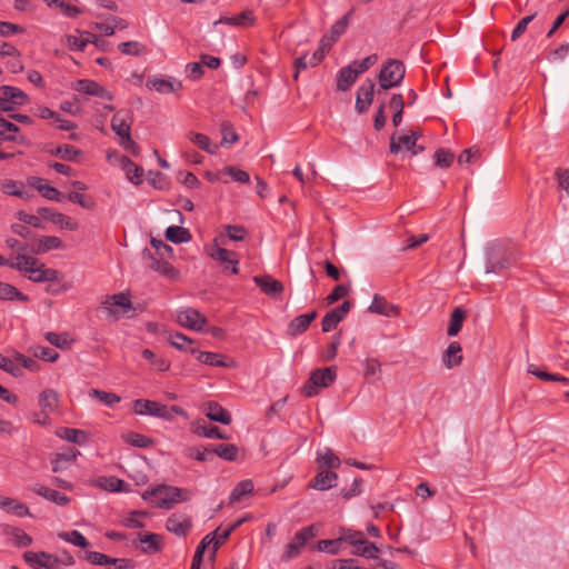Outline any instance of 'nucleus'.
I'll list each match as a JSON object with an SVG mask.
<instances>
[{
  "instance_id": "1",
  "label": "nucleus",
  "mask_w": 569,
  "mask_h": 569,
  "mask_svg": "<svg viewBox=\"0 0 569 569\" xmlns=\"http://www.w3.org/2000/svg\"><path fill=\"white\" fill-rule=\"evenodd\" d=\"M11 269L23 272L32 282H56L60 280V272L47 268L43 262L32 256L17 254V262L11 263Z\"/></svg>"
},
{
  "instance_id": "2",
  "label": "nucleus",
  "mask_w": 569,
  "mask_h": 569,
  "mask_svg": "<svg viewBox=\"0 0 569 569\" xmlns=\"http://www.w3.org/2000/svg\"><path fill=\"white\" fill-rule=\"evenodd\" d=\"M133 411L140 416H152L168 421L173 420L174 416L187 417L186 410L179 406L167 407L166 405L148 399L134 400Z\"/></svg>"
},
{
  "instance_id": "3",
  "label": "nucleus",
  "mask_w": 569,
  "mask_h": 569,
  "mask_svg": "<svg viewBox=\"0 0 569 569\" xmlns=\"http://www.w3.org/2000/svg\"><path fill=\"white\" fill-rule=\"evenodd\" d=\"M405 74L406 67L401 60H387L382 64L378 76L379 89L377 90V93L380 94L381 91H387L391 88L399 87L402 83Z\"/></svg>"
},
{
  "instance_id": "4",
  "label": "nucleus",
  "mask_w": 569,
  "mask_h": 569,
  "mask_svg": "<svg viewBox=\"0 0 569 569\" xmlns=\"http://www.w3.org/2000/svg\"><path fill=\"white\" fill-rule=\"evenodd\" d=\"M337 378L336 367H326L311 372L302 387L306 397H315L321 388H328Z\"/></svg>"
},
{
  "instance_id": "5",
  "label": "nucleus",
  "mask_w": 569,
  "mask_h": 569,
  "mask_svg": "<svg viewBox=\"0 0 569 569\" xmlns=\"http://www.w3.org/2000/svg\"><path fill=\"white\" fill-rule=\"evenodd\" d=\"M101 305L113 320H119L120 317L128 315L129 311H136L129 299V293L126 292L107 296Z\"/></svg>"
},
{
  "instance_id": "6",
  "label": "nucleus",
  "mask_w": 569,
  "mask_h": 569,
  "mask_svg": "<svg viewBox=\"0 0 569 569\" xmlns=\"http://www.w3.org/2000/svg\"><path fill=\"white\" fill-rule=\"evenodd\" d=\"M152 495L159 497L157 506L162 509H171L179 501H187L190 498L188 490L177 487H158Z\"/></svg>"
},
{
  "instance_id": "7",
  "label": "nucleus",
  "mask_w": 569,
  "mask_h": 569,
  "mask_svg": "<svg viewBox=\"0 0 569 569\" xmlns=\"http://www.w3.org/2000/svg\"><path fill=\"white\" fill-rule=\"evenodd\" d=\"M317 536V527L315 525L308 526L296 532L291 542L288 543L287 550L282 556L283 560H289L297 557L305 545Z\"/></svg>"
},
{
  "instance_id": "8",
  "label": "nucleus",
  "mask_w": 569,
  "mask_h": 569,
  "mask_svg": "<svg viewBox=\"0 0 569 569\" xmlns=\"http://www.w3.org/2000/svg\"><path fill=\"white\" fill-rule=\"evenodd\" d=\"M486 272L495 273L505 270L509 267L508 258L502 253V248L498 243H491L486 249Z\"/></svg>"
},
{
  "instance_id": "9",
  "label": "nucleus",
  "mask_w": 569,
  "mask_h": 569,
  "mask_svg": "<svg viewBox=\"0 0 569 569\" xmlns=\"http://www.w3.org/2000/svg\"><path fill=\"white\" fill-rule=\"evenodd\" d=\"M0 110L11 111L14 106H22L28 102V96L19 88L2 86L0 88Z\"/></svg>"
},
{
  "instance_id": "10",
  "label": "nucleus",
  "mask_w": 569,
  "mask_h": 569,
  "mask_svg": "<svg viewBox=\"0 0 569 569\" xmlns=\"http://www.w3.org/2000/svg\"><path fill=\"white\" fill-rule=\"evenodd\" d=\"M177 322L188 329L202 331L207 319L197 309L186 308L179 310L176 316Z\"/></svg>"
},
{
  "instance_id": "11",
  "label": "nucleus",
  "mask_w": 569,
  "mask_h": 569,
  "mask_svg": "<svg viewBox=\"0 0 569 569\" xmlns=\"http://www.w3.org/2000/svg\"><path fill=\"white\" fill-rule=\"evenodd\" d=\"M351 302L349 300L343 301L339 307L329 310L321 320V329L323 332H330L337 328L351 309Z\"/></svg>"
},
{
  "instance_id": "12",
  "label": "nucleus",
  "mask_w": 569,
  "mask_h": 569,
  "mask_svg": "<svg viewBox=\"0 0 569 569\" xmlns=\"http://www.w3.org/2000/svg\"><path fill=\"white\" fill-rule=\"evenodd\" d=\"M133 113L130 109H121L111 119V129L119 138L131 134Z\"/></svg>"
},
{
  "instance_id": "13",
  "label": "nucleus",
  "mask_w": 569,
  "mask_h": 569,
  "mask_svg": "<svg viewBox=\"0 0 569 569\" xmlns=\"http://www.w3.org/2000/svg\"><path fill=\"white\" fill-rule=\"evenodd\" d=\"M86 560H88L92 565L97 566H107L114 565L117 569H126L133 567V560L127 558H111L104 553L98 551H87L84 556Z\"/></svg>"
},
{
  "instance_id": "14",
  "label": "nucleus",
  "mask_w": 569,
  "mask_h": 569,
  "mask_svg": "<svg viewBox=\"0 0 569 569\" xmlns=\"http://www.w3.org/2000/svg\"><path fill=\"white\" fill-rule=\"evenodd\" d=\"M375 82L367 79L357 91L356 110L358 113H365L372 103L375 96Z\"/></svg>"
},
{
  "instance_id": "15",
  "label": "nucleus",
  "mask_w": 569,
  "mask_h": 569,
  "mask_svg": "<svg viewBox=\"0 0 569 569\" xmlns=\"http://www.w3.org/2000/svg\"><path fill=\"white\" fill-rule=\"evenodd\" d=\"M74 89L86 94L100 97L106 100L113 99V96L110 91L93 80L80 79L77 81Z\"/></svg>"
},
{
  "instance_id": "16",
  "label": "nucleus",
  "mask_w": 569,
  "mask_h": 569,
  "mask_svg": "<svg viewBox=\"0 0 569 569\" xmlns=\"http://www.w3.org/2000/svg\"><path fill=\"white\" fill-rule=\"evenodd\" d=\"M23 559L30 566L43 567L46 569H57V567L59 566V560L56 557L43 551H26L23 553Z\"/></svg>"
},
{
  "instance_id": "17",
  "label": "nucleus",
  "mask_w": 569,
  "mask_h": 569,
  "mask_svg": "<svg viewBox=\"0 0 569 569\" xmlns=\"http://www.w3.org/2000/svg\"><path fill=\"white\" fill-rule=\"evenodd\" d=\"M211 258L223 266L224 269L231 268V272L237 274L239 272V261L234 251L217 247L210 253Z\"/></svg>"
},
{
  "instance_id": "18",
  "label": "nucleus",
  "mask_w": 569,
  "mask_h": 569,
  "mask_svg": "<svg viewBox=\"0 0 569 569\" xmlns=\"http://www.w3.org/2000/svg\"><path fill=\"white\" fill-rule=\"evenodd\" d=\"M191 527V519L183 513H172L166 522L167 530L177 536H186Z\"/></svg>"
},
{
  "instance_id": "19",
  "label": "nucleus",
  "mask_w": 569,
  "mask_h": 569,
  "mask_svg": "<svg viewBox=\"0 0 569 569\" xmlns=\"http://www.w3.org/2000/svg\"><path fill=\"white\" fill-rule=\"evenodd\" d=\"M371 313L381 315L385 317H397L400 313L398 306L390 303L382 296L375 295L371 305L368 308Z\"/></svg>"
},
{
  "instance_id": "20",
  "label": "nucleus",
  "mask_w": 569,
  "mask_h": 569,
  "mask_svg": "<svg viewBox=\"0 0 569 569\" xmlns=\"http://www.w3.org/2000/svg\"><path fill=\"white\" fill-rule=\"evenodd\" d=\"M137 538L142 545L141 552L152 555L159 552L163 548L162 537L152 532H138Z\"/></svg>"
},
{
  "instance_id": "21",
  "label": "nucleus",
  "mask_w": 569,
  "mask_h": 569,
  "mask_svg": "<svg viewBox=\"0 0 569 569\" xmlns=\"http://www.w3.org/2000/svg\"><path fill=\"white\" fill-rule=\"evenodd\" d=\"M253 281L263 293L270 297H277L281 295L284 290L282 282L273 279L269 274L254 276Z\"/></svg>"
},
{
  "instance_id": "22",
  "label": "nucleus",
  "mask_w": 569,
  "mask_h": 569,
  "mask_svg": "<svg viewBox=\"0 0 569 569\" xmlns=\"http://www.w3.org/2000/svg\"><path fill=\"white\" fill-rule=\"evenodd\" d=\"M418 138L419 134L416 131H411L410 134L402 136L393 133L390 138V152L397 154L400 152L401 147H405L408 151L413 150L417 147Z\"/></svg>"
},
{
  "instance_id": "23",
  "label": "nucleus",
  "mask_w": 569,
  "mask_h": 569,
  "mask_svg": "<svg viewBox=\"0 0 569 569\" xmlns=\"http://www.w3.org/2000/svg\"><path fill=\"white\" fill-rule=\"evenodd\" d=\"M317 318V311L312 310L308 313L300 315L293 318L288 325L287 332L291 337H297L303 333L309 328L310 323Z\"/></svg>"
},
{
  "instance_id": "24",
  "label": "nucleus",
  "mask_w": 569,
  "mask_h": 569,
  "mask_svg": "<svg viewBox=\"0 0 569 569\" xmlns=\"http://www.w3.org/2000/svg\"><path fill=\"white\" fill-rule=\"evenodd\" d=\"M38 213L43 219L49 220V221L53 222L54 224H60L68 230H76L78 228L77 222L72 218H70L63 213L53 211L50 208H39Z\"/></svg>"
},
{
  "instance_id": "25",
  "label": "nucleus",
  "mask_w": 569,
  "mask_h": 569,
  "mask_svg": "<svg viewBox=\"0 0 569 569\" xmlns=\"http://www.w3.org/2000/svg\"><path fill=\"white\" fill-rule=\"evenodd\" d=\"M80 451L74 448H69L66 451L57 452L51 459L52 471L60 472L66 470L71 463L77 460Z\"/></svg>"
},
{
  "instance_id": "26",
  "label": "nucleus",
  "mask_w": 569,
  "mask_h": 569,
  "mask_svg": "<svg viewBox=\"0 0 569 569\" xmlns=\"http://www.w3.org/2000/svg\"><path fill=\"white\" fill-rule=\"evenodd\" d=\"M143 257H148L150 259L149 267L159 272L160 274L169 278V279H176L179 274V272L174 269V267L169 263L168 261H164L162 258L157 259L152 256L150 250L144 249L143 250Z\"/></svg>"
},
{
  "instance_id": "27",
  "label": "nucleus",
  "mask_w": 569,
  "mask_h": 569,
  "mask_svg": "<svg viewBox=\"0 0 569 569\" xmlns=\"http://www.w3.org/2000/svg\"><path fill=\"white\" fill-rule=\"evenodd\" d=\"M338 475L330 470L319 469L316 477L309 483V487L323 491L336 486Z\"/></svg>"
},
{
  "instance_id": "28",
  "label": "nucleus",
  "mask_w": 569,
  "mask_h": 569,
  "mask_svg": "<svg viewBox=\"0 0 569 569\" xmlns=\"http://www.w3.org/2000/svg\"><path fill=\"white\" fill-rule=\"evenodd\" d=\"M62 247L63 242L60 238L54 236H42L30 248V251L34 254H43L50 250L61 249Z\"/></svg>"
},
{
  "instance_id": "29",
  "label": "nucleus",
  "mask_w": 569,
  "mask_h": 569,
  "mask_svg": "<svg viewBox=\"0 0 569 569\" xmlns=\"http://www.w3.org/2000/svg\"><path fill=\"white\" fill-rule=\"evenodd\" d=\"M352 13L353 11L350 10L345 16H342L338 21H336L330 29V33L322 38V43L328 41V47H331V44L335 43L340 38V36L343 34L345 31L347 30Z\"/></svg>"
},
{
  "instance_id": "30",
  "label": "nucleus",
  "mask_w": 569,
  "mask_h": 569,
  "mask_svg": "<svg viewBox=\"0 0 569 569\" xmlns=\"http://www.w3.org/2000/svg\"><path fill=\"white\" fill-rule=\"evenodd\" d=\"M29 183L31 187L36 188L46 199L57 202L62 200V193L57 188L46 184L42 178L31 177L29 179Z\"/></svg>"
},
{
  "instance_id": "31",
  "label": "nucleus",
  "mask_w": 569,
  "mask_h": 569,
  "mask_svg": "<svg viewBox=\"0 0 569 569\" xmlns=\"http://www.w3.org/2000/svg\"><path fill=\"white\" fill-rule=\"evenodd\" d=\"M206 416L211 421L220 422L222 425H230L232 421L230 412L216 401H209L206 405Z\"/></svg>"
},
{
  "instance_id": "32",
  "label": "nucleus",
  "mask_w": 569,
  "mask_h": 569,
  "mask_svg": "<svg viewBox=\"0 0 569 569\" xmlns=\"http://www.w3.org/2000/svg\"><path fill=\"white\" fill-rule=\"evenodd\" d=\"M31 490L58 506H67L70 502V498L66 495L42 485H34L31 487Z\"/></svg>"
},
{
  "instance_id": "33",
  "label": "nucleus",
  "mask_w": 569,
  "mask_h": 569,
  "mask_svg": "<svg viewBox=\"0 0 569 569\" xmlns=\"http://www.w3.org/2000/svg\"><path fill=\"white\" fill-rule=\"evenodd\" d=\"M358 78V72L355 71L353 64H349L339 70L337 76V89L340 91H348Z\"/></svg>"
},
{
  "instance_id": "34",
  "label": "nucleus",
  "mask_w": 569,
  "mask_h": 569,
  "mask_svg": "<svg viewBox=\"0 0 569 569\" xmlns=\"http://www.w3.org/2000/svg\"><path fill=\"white\" fill-rule=\"evenodd\" d=\"M193 432L199 437H204L209 439H222L228 440L230 436L222 432L220 428L212 425H207L204 421L202 423L197 422L193 426Z\"/></svg>"
},
{
  "instance_id": "35",
  "label": "nucleus",
  "mask_w": 569,
  "mask_h": 569,
  "mask_svg": "<svg viewBox=\"0 0 569 569\" xmlns=\"http://www.w3.org/2000/svg\"><path fill=\"white\" fill-rule=\"evenodd\" d=\"M461 346L459 342H451L442 356V362L448 368L459 366L462 362Z\"/></svg>"
},
{
  "instance_id": "36",
  "label": "nucleus",
  "mask_w": 569,
  "mask_h": 569,
  "mask_svg": "<svg viewBox=\"0 0 569 569\" xmlns=\"http://www.w3.org/2000/svg\"><path fill=\"white\" fill-rule=\"evenodd\" d=\"M120 164L124 170L129 181H131L134 184H140L142 182L143 170L141 167L137 166L126 156H121Z\"/></svg>"
},
{
  "instance_id": "37",
  "label": "nucleus",
  "mask_w": 569,
  "mask_h": 569,
  "mask_svg": "<svg viewBox=\"0 0 569 569\" xmlns=\"http://www.w3.org/2000/svg\"><path fill=\"white\" fill-rule=\"evenodd\" d=\"M88 43L98 46V38L90 32L81 33L79 37L74 34L67 36V44L70 50L82 51Z\"/></svg>"
},
{
  "instance_id": "38",
  "label": "nucleus",
  "mask_w": 569,
  "mask_h": 569,
  "mask_svg": "<svg viewBox=\"0 0 569 569\" xmlns=\"http://www.w3.org/2000/svg\"><path fill=\"white\" fill-rule=\"evenodd\" d=\"M151 87L160 93L177 92L182 89V83L174 79L153 78L149 80Z\"/></svg>"
},
{
  "instance_id": "39",
  "label": "nucleus",
  "mask_w": 569,
  "mask_h": 569,
  "mask_svg": "<svg viewBox=\"0 0 569 569\" xmlns=\"http://www.w3.org/2000/svg\"><path fill=\"white\" fill-rule=\"evenodd\" d=\"M0 300L3 301H22L27 302L29 297L22 293L17 287L0 281Z\"/></svg>"
},
{
  "instance_id": "40",
  "label": "nucleus",
  "mask_w": 569,
  "mask_h": 569,
  "mask_svg": "<svg viewBox=\"0 0 569 569\" xmlns=\"http://www.w3.org/2000/svg\"><path fill=\"white\" fill-rule=\"evenodd\" d=\"M0 190L6 194L16 196L21 199H28L30 197L28 191L24 190L22 182L11 179L0 181Z\"/></svg>"
},
{
  "instance_id": "41",
  "label": "nucleus",
  "mask_w": 569,
  "mask_h": 569,
  "mask_svg": "<svg viewBox=\"0 0 569 569\" xmlns=\"http://www.w3.org/2000/svg\"><path fill=\"white\" fill-rule=\"evenodd\" d=\"M190 353L196 355L199 362L211 367H227L220 353L199 351L198 349H190Z\"/></svg>"
},
{
  "instance_id": "42",
  "label": "nucleus",
  "mask_w": 569,
  "mask_h": 569,
  "mask_svg": "<svg viewBox=\"0 0 569 569\" xmlns=\"http://www.w3.org/2000/svg\"><path fill=\"white\" fill-rule=\"evenodd\" d=\"M39 406L44 412L54 411L59 406V395L53 389H46L39 396Z\"/></svg>"
},
{
  "instance_id": "43",
  "label": "nucleus",
  "mask_w": 569,
  "mask_h": 569,
  "mask_svg": "<svg viewBox=\"0 0 569 569\" xmlns=\"http://www.w3.org/2000/svg\"><path fill=\"white\" fill-rule=\"evenodd\" d=\"M213 456L226 461H236L238 459L239 448L233 443H218L212 446Z\"/></svg>"
},
{
  "instance_id": "44",
  "label": "nucleus",
  "mask_w": 569,
  "mask_h": 569,
  "mask_svg": "<svg viewBox=\"0 0 569 569\" xmlns=\"http://www.w3.org/2000/svg\"><path fill=\"white\" fill-rule=\"evenodd\" d=\"M141 356L143 359L148 360L150 362L151 367L157 371L164 372V371L169 370V368H170V362L167 359H164L161 356L156 355L150 349H143L141 351Z\"/></svg>"
},
{
  "instance_id": "45",
  "label": "nucleus",
  "mask_w": 569,
  "mask_h": 569,
  "mask_svg": "<svg viewBox=\"0 0 569 569\" xmlns=\"http://www.w3.org/2000/svg\"><path fill=\"white\" fill-rule=\"evenodd\" d=\"M379 548L375 542L368 541L366 538L363 539V543H359L353 547L351 553L353 556L363 557L367 559H377L378 558Z\"/></svg>"
},
{
  "instance_id": "46",
  "label": "nucleus",
  "mask_w": 569,
  "mask_h": 569,
  "mask_svg": "<svg viewBox=\"0 0 569 569\" xmlns=\"http://www.w3.org/2000/svg\"><path fill=\"white\" fill-rule=\"evenodd\" d=\"M219 22L238 27H248L253 24L254 16L251 10H246L237 16L220 19ZM216 23H218V21Z\"/></svg>"
},
{
  "instance_id": "47",
  "label": "nucleus",
  "mask_w": 569,
  "mask_h": 569,
  "mask_svg": "<svg viewBox=\"0 0 569 569\" xmlns=\"http://www.w3.org/2000/svg\"><path fill=\"white\" fill-rule=\"evenodd\" d=\"M166 238L173 243H184L191 239V234L183 227L170 226L166 229Z\"/></svg>"
},
{
  "instance_id": "48",
  "label": "nucleus",
  "mask_w": 569,
  "mask_h": 569,
  "mask_svg": "<svg viewBox=\"0 0 569 569\" xmlns=\"http://www.w3.org/2000/svg\"><path fill=\"white\" fill-rule=\"evenodd\" d=\"M98 486L110 492H121L128 487V483L120 478L111 476L100 477L98 479Z\"/></svg>"
},
{
  "instance_id": "49",
  "label": "nucleus",
  "mask_w": 569,
  "mask_h": 569,
  "mask_svg": "<svg viewBox=\"0 0 569 569\" xmlns=\"http://www.w3.org/2000/svg\"><path fill=\"white\" fill-rule=\"evenodd\" d=\"M188 138L193 144L203 151L210 154H214L217 152L218 146L212 144L208 136L198 132H189Z\"/></svg>"
},
{
  "instance_id": "50",
  "label": "nucleus",
  "mask_w": 569,
  "mask_h": 569,
  "mask_svg": "<svg viewBox=\"0 0 569 569\" xmlns=\"http://www.w3.org/2000/svg\"><path fill=\"white\" fill-rule=\"evenodd\" d=\"M465 319H466L465 310H462L459 307L455 308L452 313H451L450 322H449V326H448V329H447L448 336H450V337L457 336L458 332L462 328V323H463Z\"/></svg>"
},
{
  "instance_id": "51",
  "label": "nucleus",
  "mask_w": 569,
  "mask_h": 569,
  "mask_svg": "<svg viewBox=\"0 0 569 569\" xmlns=\"http://www.w3.org/2000/svg\"><path fill=\"white\" fill-rule=\"evenodd\" d=\"M49 153L54 157H60L62 160L72 161L81 151L71 144H62L49 150Z\"/></svg>"
},
{
  "instance_id": "52",
  "label": "nucleus",
  "mask_w": 569,
  "mask_h": 569,
  "mask_svg": "<svg viewBox=\"0 0 569 569\" xmlns=\"http://www.w3.org/2000/svg\"><path fill=\"white\" fill-rule=\"evenodd\" d=\"M58 537L67 542L72 543L73 546L80 547V548H89L90 542L87 540V538L78 530L72 531H63L58 535Z\"/></svg>"
},
{
  "instance_id": "53",
  "label": "nucleus",
  "mask_w": 569,
  "mask_h": 569,
  "mask_svg": "<svg viewBox=\"0 0 569 569\" xmlns=\"http://www.w3.org/2000/svg\"><path fill=\"white\" fill-rule=\"evenodd\" d=\"M123 440L127 443L137 448H149L152 447L154 443V440L152 438H149L138 432H129L124 435Z\"/></svg>"
},
{
  "instance_id": "54",
  "label": "nucleus",
  "mask_w": 569,
  "mask_h": 569,
  "mask_svg": "<svg viewBox=\"0 0 569 569\" xmlns=\"http://www.w3.org/2000/svg\"><path fill=\"white\" fill-rule=\"evenodd\" d=\"M58 436L69 442L83 445L87 440L86 432L73 428H63L58 432Z\"/></svg>"
},
{
  "instance_id": "55",
  "label": "nucleus",
  "mask_w": 569,
  "mask_h": 569,
  "mask_svg": "<svg viewBox=\"0 0 569 569\" xmlns=\"http://www.w3.org/2000/svg\"><path fill=\"white\" fill-rule=\"evenodd\" d=\"M253 490V483L251 480L240 481L231 491L230 502H238L243 496L251 493Z\"/></svg>"
},
{
  "instance_id": "56",
  "label": "nucleus",
  "mask_w": 569,
  "mask_h": 569,
  "mask_svg": "<svg viewBox=\"0 0 569 569\" xmlns=\"http://www.w3.org/2000/svg\"><path fill=\"white\" fill-rule=\"evenodd\" d=\"M340 542H347L351 545L352 547L357 545L363 543L365 533L362 531L352 530V529H341V535L339 536Z\"/></svg>"
},
{
  "instance_id": "57",
  "label": "nucleus",
  "mask_w": 569,
  "mask_h": 569,
  "mask_svg": "<svg viewBox=\"0 0 569 569\" xmlns=\"http://www.w3.org/2000/svg\"><path fill=\"white\" fill-rule=\"evenodd\" d=\"M169 342L172 347H174L181 351L190 352V349H193L191 347V345L193 342L192 339H190L189 337H187L186 335L180 333V332L170 335Z\"/></svg>"
},
{
  "instance_id": "58",
  "label": "nucleus",
  "mask_w": 569,
  "mask_h": 569,
  "mask_svg": "<svg viewBox=\"0 0 569 569\" xmlns=\"http://www.w3.org/2000/svg\"><path fill=\"white\" fill-rule=\"evenodd\" d=\"M528 372L536 376L537 378L545 380V381H560L563 383H569V379L557 375V373H549L545 370L539 369L538 367L530 365L528 368Z\"/></svg>"
},
{
  "instance_id": "59",
  "label": "nucleus",
  "mask_w": 569,
  "mask_h": 569,
  "mask_svg": "<svg viewBox=\"0 0 569 569\" xmlns=\"http://www.w3.org/2000/svg\"><path fill=\"white\" fill-rule=\"evenodd\" d=\"M316 549L318 551L327 552L329 555H338L341 550L340 538L338 537L336 539L319 540L316 546Z\"/></svg>"
},
{
  "instance_id": "60",
  "label": "nucleus",
  "mask_w": 569,
  "mask_h": 569,
  "mask_svg": "<svg viewBox=\"0 0 569 569\" xmlns=\"http://www.w3.org/2000/svg\"><path fill=\"white\" fill-rule=\"evenodd\" d=\"M90 397L97 398L102 403H104L108 407H113L116 403H119L121 398L113 393V392H107L98 389H91L89 392Z\"/></svg>"
},
{
  "instance_id": "61",
  "label": "nucleus",
  "mask_w": 569,
  "mask_h": 569,
  "mask_svg": "<svg viewBox=\"0 0 569 569\" xmlns=\"http://www.w3.org/2000/svg\"><path fill=\"white\" fill-rule=\"evenodd\" d=\"M0 369L10 373L13 377H21L22 369L19 367L16 359H10L2 353H0Z\"/></svg>"
},
{
  "instance_id": "62",
  "label": "nucleus",
  "mask_w": 569,
  "mask_h": 569,
  "mask_svg": "<svg viewBox=\"0 0 569 569\" xmlns=\"http://www.w3.org/2000/svg\"><path fill=\"white\" fill-rule=\"evenodd\" d=\"M221 146L228 147L239 140V136L234 132L232 124L229 121L221 123Z\"/></svg>"
},
{
  "instance_id": "63",
  "label": "nucleus",
  "mask_w": 569,
  "mask_h": 569,
  "mask_svg": "<svg viewBox=\"0 0 569 569\" xmlns=\"http://www.w3.org/2000/svg\"><path fill=\"white\" fill-rule=\"evenodd\" d=\"M433 158L437 167L449 168L453 162L455 154L450 150L441 148L435 152Z\"/></svg>"
},
{
  "instance_id": "64",
  "label": "nucleus",
  "mask_w": 569,
  "mask_h": 569,
  "mask_svg": "<svg viewBox=\"0 0 569 569\" xmlns=\"http://www.w3.org/2000/svg\"><path fill=\"white\" fill-rule=\"evenodd\" d=\"M317 460L328 469H337L341 463L340 459L333 453L331 449H326V452L323 455H319Z\"/></svg>"
}]
</instances>
